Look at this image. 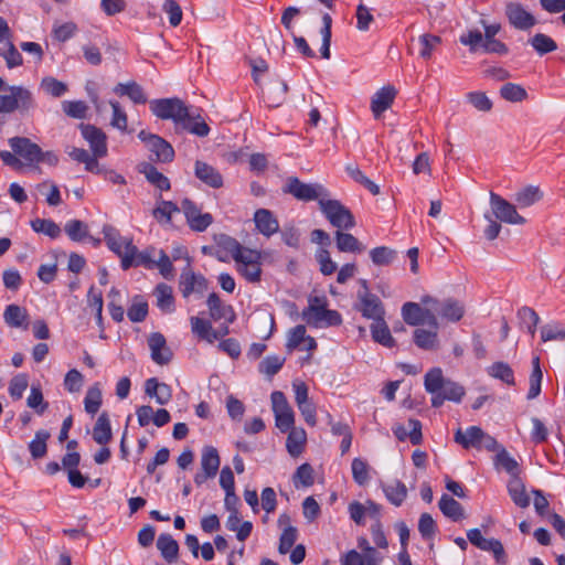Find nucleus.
I'll use <instances>...</instances> for the list:
<instances>
[{"label":"nucleus","instance_id":"nucleus-39","mask_svg":"<svg viewBox=\"0 0 565 565\" xmlns=\"http://www.w3.org/2000/svg\"><path fill=\"white\" fill-rule=\"evenodd\" d=\"M508 491L512 501L520 508H526L530 504V498L525 492V487L521 479L512 476L508 483Z\"/></svg>","mask_w":565,"mask_h":565},{"label":"nucleus","instance_id":"nucleus-45","mask_svg":"<svg viewBox=\"0 0 565 565\" xmlns=\"http://www.w3.org/2000/svg\"><path fill=\"white\" fill-rule=\"evenodd\" d=\"M154 256H156V248L154 247H147L143 250H139L137 246H135V253L130 256V267H138L143 266L146 268H154Z\"/></svg>","mask_w":565,"mask_h":565},{"label":"nucleus","instance_id":"nucleus-15","mask_svg":"<svg viewBox=\"0 0 565 565\" xmlns=\"http://www.w3.org/2000/svg\"><path fill=\"white\" fill-rule=\"evenodd\" d=\"M469 542L478 548L491 552L499 564H505L507 555L502 543L497 539H486L479 529H471L467 532Z\"/></svg>","mask_w":565,"mask_h":565},{"label":"nucleus","instance_id":"nucleus-60","mask_svg":"<svg viewBox=\"0 0 565 565\" xmlns=\"http://www.w3.org/2000/svg\"><path fill=\"white\" fill-rule=\"evenodd\" d=\"M109 105L113 109V118L110 120V125L120 131H126L128 125V117L126 111L120 107L119 103L116 100H110Z\"/></svg>","mask_w":565,"mask_h":565},{"label":"nucleus","instance_id":"nucleus-33","mask_svg":"<svg viewBox=\"0 0 565 565\" xmlns=\"http://www.w3.org/2000/svg\"><path fill=\"white\" fill-rule=\"evenodd\" d=\"M111 427L109 416L106 412L102 413L93 428V439L98 445H106L111 440Z\"/></svg>","mask_w":565,"mask_h":565},{"label":"nucleus","instance_id":"nucleus-42","mask_svg":"<svg viewBox=\"0 0 565 565\" xmlns=\"http://www.w3.org/2000/svg\"><path fill=\"white\" fill-rule=\"evenodd\" d=\"M337 247L340 252L344 253H362L365 247L352 234L337 231L335 233Z\"/></svg>","mask_w":565,"mask_h":565},{"label":"nucleus","instance_id":"nucleus-48","mask_svg":"<svg viewBox=\"0 0 565 565\" xmlns=\"http://www.w3.org/2000/svg\"><path fill=\"white\" fill-rule=\"evenodd\" d=\"M500 96L511 103H520L527 98L525 88L519 84L507 83L500 88Z\"/></svg>","mask_w":565,"mask_h":565},{"label":"nucleus","instance_id":"nucleus-3","mask_svg":"<svg viewBox=\"0 0 565 565\" xmlns=\"http://www.w3.org/2000/svg\"><path fill=\"white\" fill-rule=\"evenodd\" d=\"M308 302V307L302 311V319L309 326L327 328L342 323V317L337 310L327 309L324 297H310Z\"/></svg>","mask_w":565,"mask_h":565},{"label":"nucleus","instance_id":"nucleus-7","mask_svg":"<svg viewBox=\"0 0 565 565\" xmlns=\"http://www.w3.org/2000/svg\"><path fill=\"white\" fill-rule=\"evenodd\" d=\"M401 315L404 322L408 326L419 327L427 323L430 328H439L437 315L430 306L422 307L420 303L408 301L402 306Z\"/></svg>","mask_w":565,"mask_h":565},{"label":"nucleus","instance_id":"nucleus-62","mask_svg":"<svg viewBox=\"0 0 565 565\" xmlns=\"http://www.w3.org/2000/svg\"><path fill=\"white\" fill-rule=\"evenodd\" d=\"M41 87L45 93L53 97H61L67 90L66 84L57 81L54 77H44L41 82Z\"/></svg>","mask_w":565,"mask_h":565},{"label":"nucleus","instance_id":"nucleus-54","mask_svg":"<svg viewBox=\"0 0 565 565\" xmlns=\"http://www.w3.org/2000/svg\"><path fill=\"white\" fill-rule=\"evenodd\" d=\"M322 28L320 30L321 36H322V44H321V56L322 58L329 60L330 58V44H331V25H332V18L329 13H324L322 17Z\"/></svg>","mask_w":565,"mask_h":565},{"label":"nucleus","instance_id":"nucleus-28","mask_svg":"<svg viewBox=\"0 0 565 565\" xmlns=\"http://www.w3.org/2000/svg\"><path fill=\"white\" fill-rule=\"evenodd\" d=\"M191 330L200 339L209 343H213L220 339V333L216 331L209 320L199 317H191Z\"/></svg>","mask_w":565,"mask_h":565},{"label":"nucleus","instance_id":"nucleus-25","mask_svg":"<svg viewBox=\"0 0 565 565\" xmlns=\"http://www.w3.org/2000/svg\"><path fill=\"white\" fill-rule=\"evenodd\" d=\"M414 343L422 350L436 351L439 349L438 329L417 328L413 333Z\"/></svg>","mask_w":565,"mask_h":565},{"label":"nucleus","instance_id":"nucleus-51","mask_svg":"<svg viewBox=\"0 0 565 565\" xmlns=\"http://www.w3.org/2000/svg\"><path fill=\"white\" fill-rule=\"evenodd\" d=\"M31 227L34 232L42 233L53 239L61 235V227L52 220L35 218L31 221Z\"/></svg>","mask_w":565,"mask_h":565},{"label":"nucleus","instance_id":"nucleus-49","mask_svg":"<svg viewBox=\"0 0 565 565\" xmlns=\"http://www.w3.org/2000/svg\"><path fill=\"white\" fill-rule=\"evenodd\" d=\"M529 42L540 55H544L557 50L556 42L544 33H536L529 40Z\"/></svg>","mask_w":565,"mask_h":565},{"label":"nucleus","instance_id":"nucleus-21","mask_svg":"<svg viewBox=\"0 0 565 565\" xmlns=\"http://www.w3.org/2000/svg\"><path fill=\"white\" fill-rule=\"evenodd\" d=\"M396 94L397 92L395 87L387 85L379 89L373 95L371 100V110L375 118H380V116L392 106Z\"/></svg>","mask_w":565,"mask_h":565},{"label":"nucleus","instance_id":"nucleus-46","mask_svg":"<svg viewBox=\"0 0 565 565\" xmlns=\"http://www.w3.org/2000/svg\"><path fill=\"white\" fill-rule=\"evenodd\" d=\"M154 296L157 298V306L164 312H171L173 310V291L172 288L166 284H159L154 289Z\"/></svg>","mask_w":565,"mask_h":565},{"label":"nucleus","instance_id":"nucleus-63","mask_svg":"<svg viewBox=\"0 0 565 565\" xmlns=\"http://www.w3.org/2000/svg\"><path fill=\"white\" fill-rule=\"evenodd\" d=\"M351 467L353 479L358 484L364 486L369 482V466L364 460L354 458Z\"/></svg>","mask_w":565,"mask_h":565},{"label":"nucleus","instance_id":"nucleus-61","mask_svg":"<svg viewBox=\"0 0 565 565\" xmlns=\"http://www.w3.org/2000/svg\"><path fill=\"white\" fill-rule=\"evenodd\" d=\"M26 404L30 408L35 409L39 415H42L47 408L49 404L44 403L43 394L39 385L31 386V392L26 399Z\"/></svg>","mask_w":565,"mask_h":565},{"label":"nucleus","instance_id":"nucleus-59","mask_svg":"<svg viewBox=\"0 0 565 565\" xmlns=\"http://www.w3.org/2000/svg\"><path fill=\"white\" fill-rule=\"evenodd\" d=\"M285 363V359L280 358L278 355H269L266 356L260 363H259V372L273 376L279 372V370L282 367Z\"/></svg>","mask_w":565,"mask_h":565},{"label":"nucleus","instance_id":"nucleus-14","mask_svg":"<svg viewBox=\"0 0 565 565\" xmlns=\"http://www.w3.org/2000/svg\"><path fill=\"white\" fill-rule=\"evenodd\" d=\"M221 459L217 449L206 446L201 455V470L194 476L196 486H202L207 479L214 478L218 471Z\"/></svg>","mask_w":565,"mask_h":565},{"label":"nucleus","instance_id":"nucleus-47","mask_svg":"<svg viewBox=\"0 0 565 565\" xmlns=\"http://www.w3.org/2000/svg\"><path fill=\"white\" fill-rule=\"evenodd\" d=\"M64 231L73 242H83L89 237L87 224L79 220H70L66 222Z\"/></svg>","mask_w":565,"mask_h":565},{"label":"nucleus","instance_id":"nucleus-50","mask_svg":"<svg viewBox=\"0 0 565 565\" xmlns=\"http://www.w3.org/2000/svg\"><path fill=\"white\" fill-rule=\"evenodd\" d=\"M384 492L388 501L396 507L401 505L407 495L406 486L398 480L385 486Z\"/></svg>","mask_w":565,"mask_h":565},{"label":"nucleus","instance_id":"nucleus-56","mask_svg":"<svg viewBox=\"0 0 565 565\" xmlns=\"http://www.w3.org/2000/svg\"><path fill=\"white\" fill-rule=\"evenodd\" d=\"M0 56L6 60V64L9 68L18 67L23 63L22 55L12 41L7 42L4 46L0 47Z\"/></svg>","mask_w":565,"mask_h":565},{"label":"nucleus","instance_id":"nucleus-22","mask_svg":"<svg viewBox=\"0 0 565 565\" xmlns=\"http://www.w3.org/2000/svg\"><path fill=\"white\" fill-rule=\"evenodd\" d=\"M207 288V281L202 275H195L190 268L180 276V289L182 296L188 298L192 292H203Z\"/></svg>","mask_w":565,"mask_h":565},{"label":"nucleus","instance_id":"nucleus-2","mask_svg":"<svg viewBox=\"0 0 565 565\" xmlns=\"http://www.w3.org/2000/svg\"><path fill=\"white\" fill-rule=\"evenodd\" d=\"M424 385L425 390L433 395L431 405L434 407H440L445 401L459 403L465 395V388L458 383L445 379L439 367H434L426 373Z\"/></svg>","mask_w":565,"mask_h":565},{"label":"nucleus","instance_id":"nucleus-4","mask_svg":"<svg viewBox=\"0 0 565 565\" xmlns=\"http://www.w3.org/2000/svg\"><path fill=\"white\" fill-rule=\"evenodd\" d=\"M424 306H430L437 315V320L456 323L462 319L466 312L465 305L455 298L439 300L431 296H424L420 300Z\"/></svg>","mask_w":565,"mask_h":565},{"label":"nucleus","instance_id":"nucleus-37","mask_svg":"<svg viewBox=\"0 0 565 565\" xmlns=\"http://www.w3.org/2000/svg\"><path fill=\"white\" fill-rule=\"evenodd\" d=\"M542 198H543L542 191L540 190L539 186H535V185H527V186L519 190L514 194L515 204L521 209L529 207V206L535 204Z\"/></svg>","mask_w":565,"mask_h":565},{"label":"nucleus","instance_id":"nucleus-43","mask_svg":"<svg viewBox=\"0 0 565 565\" xmlns=\"http://www.w3.org/2000/svg\"><path fill=\"white\" fill-rule=\"evenodd\" d=\"M51 434L47 430L40 429L35 433L34 438L29 444V451L33 459L43 458L47 452V440Z\"/></svg>","mask_w":565,"mask_h":565},{"label":"nucleus","instance_id":"nucleus-35","mask_svg":"<svg viewBox=\"0 0 565 565\" xmlns=\"http://www.w3.org/2000/svg\"><path fill=\"white\" fill-rule=\"evenodd\" d=\"M483 430L478 426H471L462 431L460 428L455 434V441L463 448H478Z\"/></svg>","mask_w":565,"mask_h":565},{"label":"nucleus","instance_id":"nucleus-57","mask_svg":"<svg viewBox=\"0 0 565 565\" xmlns=\"http://www.w3.org/2000/svg\"><path fill=\"white\" fill-rule=\"evenodd\" d=\"M315 482L313 469L309 463L299 466L294 475V484L296 488L310 487Z\"/></svg>","mask_w":565,"mask_h":565},{"label":"nucleus","instance_id":"nucleus-32","mask_svg":"<svg viewBox=\"0 0 565 565\" xmlns=\"http://www.w3.org/2000/svg\"><path fill=\"white\" fill-rule=\"evenodd\" d=\"M114 93L119 96H128L135 104H146L147 96L142 87L136 82L119 83L114 87Z\"/></svg>","mask_w":565,"mask_h":565},{"label":"nucleus","instance_id":"nucleus-6","mask_svg":"<svg viewBox=\"0 0 565 565\" xmlns=\"http://www.w3.org/2000/svg\"><path fill=\"white\" fill-rule=\"evenodd\" d=\"M319 207L330 224L341 230H351L355 226L353 214L340 201L321 198Z\"/></svg>","mask_w":565,"mask_h":565},{"label":"nucleus","instance_id":"nucleus-55","mask_svg":"<svg viewBox=\"0 0 565 565\" xmlns=\"http://www.w3.org/2000/svg\"><path fill=\"white\" fill-rule=\"evenodd\" d=\"M370 257L376 266H387L396 257V252L386 246L375 247L370 252Z\"/></svg>","mask_w":565,"mask_h":565},{"label":"nucleus","instance_id":"nucleus-44","mask_svg":"<svg viewBox=\"0 0 565 565\" xmlns=\"http://www.w3.org/2000/svg\"><path fill=\"white\" fill-rule=\"evenodd\" d=\"M102 403V390L99 387V383H95L88 387L84 398V407L86 413L94 416L99 411Z\"/></svg>","mask_w":565,"mask_h":565},{"label":"nucleus","instance_id":"nucleus-23","mask_svg":"<svg viewBox=\"0 0 565 565\" xmlns=\"http://www.w3.org/2000/svg\"><path fill=\"white\" fill-rule=\"evenodd\" d=\"M194 174L200 181L213 189H220L223 186L222 174L206 162L196 160L194 164Z\"/></svg>","mask_w":565,"mask_h":565},{"label":"nucleus","instance_id":"nucleus-20","mask_svg":"<svg viewBox=\"0 0 565 565\" xmlns=\"http://www.w3.org/2000/svg\"><path fill=\"white\" fill-rule=\"evenodd\" d=\"M148 345L151 351V359L159 365L168 364L172 359V352L167 347V341L160 332H153L148 339Z\"/></svg>","mask_w":565,"mask_h":565},{"label":"nucleus","instance_id":"nucleus-27","mask_svg":"<svg viewBox=\"0 0 565 565\" xmlns=\"http://www.w3.org/2000/svg\"><path fill=\"white\" fill-rule=\"evenodd\" d=\"M145 393L150 397H154L159 405H166L172 398L171 387L166 383L158 382L156 377L146 381Z\"/></svg>","mask_w":565,"mask_h":565},{"label":"nucleus","instance_id":"nucleus-24","mask_svg":"<svg viewBox=\"0 0 565 565\" xmlns=\"http://www.w3.org/2000/svg\"><path fill=\"white\" fill-rule=\"evenodd\" d=\"M147 149L151 152L150 160L158 162H171L174 158L172 146L160 136L151 138L147 145Z\"/></svg>","mask_w":565,"mask_h":565},{"label":"nucleus","instance_id":"nucleus-13","mask_svg":"<svg viewBox=\"0 0 565 565\" xmlns=\"http://www.w3.org/2000/svg\"><path fill=\"white\" fill-rule=\"evenodd\" d=\"M10 148L23 160L24 166L39 163L41 148L26 137H12L8 140Z\"/></svg>","mask_w":565,"mask_h":565},{"label":"nucleus","instance_id":"nucleus-1","mask_svg":"<svg viewBox=\"0 0 565 565\" xmlns=\"http://www.w3.org/2000/svg\"><path fill=\"white\" fill-rule=\"evenodd\" d=\"M150 109L160 119H171L177 127L189 131L198 137H205L210 134V127L200 114L192 111L181 99L162 98L150 102Z\"/></svg>","mask_w":565,"mask_h":565},{"label":"nucleus","instance_id":"nucleus-16","mask_svg":"<svg viewBox=\"0 0 565 565\" xmlns=\"http://www.w3.org/2000/svg\"><path fill=\"white\" fill-rule=\"evenodd\" d=\"M180 210L183 211L186 222L193 231L203 232L213 222V216L210 213H202L190 199L182 200Z\"/></svg>","mask_w":565,"mask_h":565},{"label":"nucleus","instance_id":"nucleus-19","mask_svg":"<svg viewBox=\"0 0 565 565\" xmlns=\"http://www.w3.org/2000/svg\"><path fill=\"white\" fill-rule=\"evenodd\" d=\"M81 131L83 138L89 143L92 152L95 154V157L107 156V137L102 129L93 125L82 124Z\"/></svg>","mask_w":565,"mask_h":565},{"label":"nucleus","instance_id":"nucleus-40","mask_svg":"<svg viewBox=\"0 0 565 565\" xmlns=\"http://www.w3.org/2000/svg\"><path fill=\"white\" fill-rule=\"evenodd\" d=\"M438 507L443 514L452 521H458L465 516L462 505L448 494H443Z\"/></svg>","mask_w":565,"mask_h":565},{"label":"nucleus","instance_id":"nucleus-10","mask_svg":"<svg viewBox=\"0 0 565 565\" xmlns=\"http://www.w3.org/2000/svg\"><path fill=\"white\" fill-rule=\"evenodd\" d=\"M236 270L249 282H259L262 278V254L256 249L248 248L235 262Z\"/></svg>","mask_w":565,"mask_h":565},{"label":"nucleus","instance_id":"nucleus-12","mask_svg":"<svg viewBox=\"0 0 565 565\" xmlns=\"http://www.w3.org/2000/svg\"><path fill=\"white\" fill-rule=\"evenodd\" d=\"M271 404L277 428L286 433L294 428L295 415L282 392L271 393Z\"/></svg>","mask_w":565,"mask_h":565},{"label":"nucleus","instance_id":"nucleus-36","mask_svg":"<svg viewBox=\"0 0 565 565\" xmlns=\"http://www.w3.org/2000/svg\"><path fill=\"white\" fill-rule=\"evenodd\" d=\"M157 547L160 551L161 556L168 563H173L177 561L179 554V544L170 534H160L157 540Z\"/></svg>","mask_w":565,"mask_h":565},{"label":"nucleus","instance_id":"nucleus-38","mask_svg":"<svg viewBox=\"0 0 565 565\" xmlns=\"http://www.w3.org/2000/svg\"><path fill=\"white\" fill-rule=\"evenodd\" d=\"M28 318V311L18 305L7 306L3 312L4 322L11 328H26Z\"/></svg>","mask_w":565,"mask_h":565},{"label":"nucleus","instance_id":"nucleus-26","mask_svg":"<svg viewBox=\"0 0 565 565\" xmlns=\"http://www.w3.org/2000/svg\"><path fill=\"white\" fill-rule=\"evenodd\" d=\"M254 222L257 230L267 237L274 235L279 230L278 220L266 209H259L255 212Z\"/></svg>","mask_w":565,"mask_h":565},{"label":"nucleus","instance_id":"nucleus-5","mask_svg":"<svg viewBox=\"0 0 565 565\" xmlns=\"http://www.w3.org/2000/svg\"><path fill=\"white\" fill-rule=\"evenodd\" d=\"M104 239L107 247L120 257V265L124 270L130 268V256L135 253V245L131 237H124L114 226L106 224L103 226Z\"/></svg>","mask_w":565,"mask_h":565},{"label":"nucleus","instance_id":"nucleus-11","mask_svg":"<svg viewBox=\"0 0 565 565\" xmlns=\"http://www.w3.org/2000/svg\"><path fill=\"white\" fill-rule=\"evenodd\" d=\"M7 94L8 114L19 111L21 115H28L36 107V102L30 89L23 86H10Z\"/></svg>","mask_w":565,"mask_h":565},{"label":"nucleus","instance_id":"nucleus-52","mask_svg":"<svg viewBox=\"0 0 565 565\" xmlns=\"http://www.w3.org/2000/svg\"><path fill=\"white\" fill-rule=\"evenodd\" d=\"M490 376L501 380L508 385H514V373L509 364L504 362H495L489 369Z\"/></svg>","mask_w":565,"mask_h":565},{"label":"nucleus","instance_id":"nucleus-9","mask_svg":"<svg viewBox=\"0 0 565 565\" xmlns=\"http://www.w3.org/2000/svg\"><path fill=\"white\" fill-rule=\"evenodd\" d=\"M489 203L491 207L490 215L495 220L507 224L519 225L526 222V220L518 213L516 205L492 191L489 194Z\"/></svg>","mask_w":565,"mask_h":565},{"label":"nucleus","instance_id":"nucleus-8","mask_svg":"<svg viewBox=\"0 0 565 565\" xmlns=\"http://www.w3.org/2000/svg\"><path fill=\"white\" fill-rule=\"evenodd\" d=\"M284 192L291 194L299 201H315L321 198H327V190L318 183H305L297 177H289L284 185Z\"/></svg>","mask_w":565,"mask_h":565},{"label":"nucleus","instance_id":"nucleus-29","mask_svg":"<svg viewBox=\"0 0 565 565\" xmlns=\"http://www.w3.org/2000/svg\"><path fill=\"white\" fill-rule=\"evenodd\" d=\"M206 303L210 310V316L213 320L217 321L221 319H226L228 322L234 320V312L232 307L224 305L217 294L212 292L207 297Z\"/></svg>","mask_w":565,"mask_h":565},{"label":"nucleus","instance_id":"nucleus-41","mask_svg":"<svg viewBox=\"0 0 565 565\" xmlns=\"http://www.w3.org/2000/svg\"><path fill=\"white\" fill-rule=\"evenodd\" d=\"M307 434L302 428H291L286 441V447L291 457H298L305 447Z\"/></svg>","mask_w":565,"mask_h":565},{"label":"nucleus","instance_id":"nucleus-53","mask_svg":"<svg viewBox=\"0 0 565 565\" xmlns=\"http://www.w3.org/2000/svg\"><path fill=\"white\" fill-rule=\"evenodd\" d=\"M418 43L420 45L419 56L429 60L434 50L441 43V39L438 35L426 33L418 38Z\"/></svg>","mask_w":565,"mask_h":565},{"label":"nucleus","instance_id":"nucleus-34","mask_svg":"<svg viewBox=\"0 0 565 565\" xmlns=\"http://www.w3.org/2000/svg\"><path fill=\"white\" fill-rule=\"evenodd\" d=\"M370 329H371L372 339L375 342H377L386 348L395 347L396 341L392 337L388 326L385 322L384 318H382L381 320L374 321L371 324Z\"/></svg>","mask_w":565,"mask_h":565},{"label":"nucleus","instance_id":"nucleus-18","mask_svg":"<svg viewBox=\"0 0 565 565\" xmlns=\"http://www.w3.org/2000/svg\"><path fill=\"white\" fill-rule=\"evenodd\" d=\"M358 310L366 319L373 322L381 320L385 316V309L380 298L372 292H358Z\"/></svg>","mask_w":565,"mask_h":565},{"label":"nucleus","instance_id":"nucleus-64","mask_svg":"<svg viewBox=\"0 0 565 565\" xmlns=\"http://www.w3.org/2000/svg\"><path fill=\"white\" fill-rule=\"evenodd\" d=\"M469 103L480 111H490L492 102L483 92H471L467 95Z\"/></svg>","mask_w":565,"mask_h":565},{"label":"nucleus","instance_id":"nucleus-31","mask_svg":"<svg viewBox=\"0 0 565 565\" xmlns=\"http://www.w3.org/2000/svg\"><path fill=\"white\" fill-rule=\"evenodd\" d=\"M180 212V207L172 201L162 200L161 194L157 198V205L152 210L153 218L160 224H171L172 215Z\"/></svg>","mask_w":565,"mask_h":565},{"label":"nucleus","instance_id":"nucleus-30","mask_svg":"<svg viewBox=\"0 0 565 565\" xmlns=\"http://www.w3.org/2000/svg\"><path fill=\"white\" fill-rule=\"evenodd\" d=\"M138 170L142 173L149 183L161 191H169L171 188L169 179L157 170L150 162H141Z\"/></svg>","mask_w":565,"mask_h":565},{"label":"nucleus","instance_id":"nucleus-17","mask_svg":"<svg viewBox=\"0 0 565 565\" xmlns=\"http://www.w3.org/2000/svg\"><path fill=\"white\" fill-rule=\"evenodd\" d=\"M505 15L513 28L522 31L530 30L537 23L535 17L519 2L508 3Z\"/></svg>","mask_w":565,"mask_h":565},{"label":"nucleus","instance_id":"nucleus-58","mask_svg":"<svg viewBox=\"0 0 565 565\" xmlns=\"http://www.w3.org/2000/svg\"><path fill=\"white\" fill-rule=\"evenodd\" d=\"M541 340L547 341H564L565 340V328L559 323L553 322L547 323L541 329Z\"/></svg>","mask_w":565,"mask_h":565}]
</instances>
